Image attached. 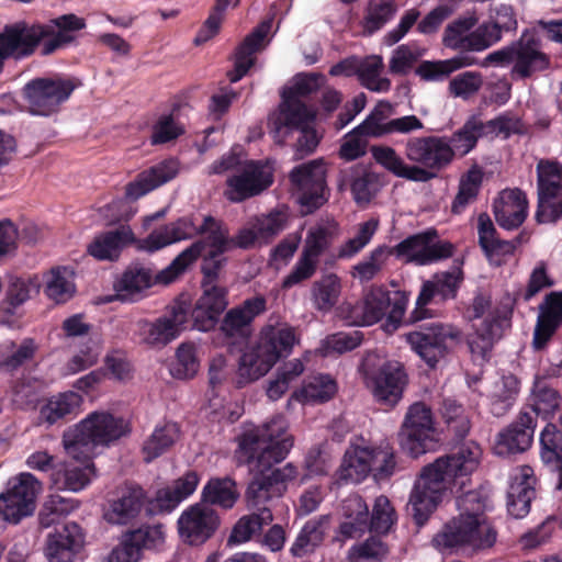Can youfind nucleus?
Instances as JSON below:
<instances>
[{"label": "nucleus", "mask_w": 562, "mask_h": 562, "mask_svg": "<svg viewBox=\"0 0 562 562\" xmlns=\"http://www.w3.org/2000/svg\"><path fill=\"white\" fill-rule=\"evenodd\" d=\"M82 401V396L74 391L52 396L41 408V419L53 425L69 415H76L80 412Z\"/></svg>", "instance_id": "nucleus-49"}, {"label": "nucleus", "mask_w": 562, "mask_h": 562, "mask_svg": "<svg viewBox=\"0 0 562 562\" xmlns=\"http://www.w3.org/2000/svg\"><path fill=\"white\" fill-rule=\"evenodd\" d=\"M200 225L191 216H183L153 231L146 238L138 240V249L147 252L158 251L171 244L191 239L199 235Z\"/></svg>", "instance_id": "nucleus-31"}, {"label": "nucleus", "mask_w": 562, "mask_h": 562, "mask_svg": "<svg viewBox=\"0 0 562 562\" xmlns=\"http://www.w3.org/2000/svg\"><path fill=\"white\" fill-rule=\"evenodd\" d=\"M482 128L483 121L477 115H472L459 130L446 136L450 164L456 157H464L475 148L477 140L483 137Z\"/></svg>", "instance_id": "nucleus-40"}, {"label": "nucleus", "mask_w": 562, "mask_h": 562, "mask_svg": "<svg viewBox=\"0 0 562 562\" xmlns=\"http://www.w3.org/2000/svg\"><path fill=\"white\" fill-rule=\"evenodd\" d=\"M81 528L68 522L60 530L49 533L46 540L45 555L49 562H74L83 546Z\"/></svg>", "instance_id": "nucleus-33"}, {"label": "nucleus", "mask_w": 562, "mask_h": 562, "mask_svg": "<svg viewBox=\"0 0 562 562\" xmlns=\"http://www.w3.org/2000/svg\"><path fill=\"white\" fill-rule=\"evenodd\" d=\"M538 203L555 199L562 189V166L557 162L540 161L537 166Z\"/></svg>", "instance_id": "nucleus-60"}, {"label": "nucleus", "mask_w": 562, "mask_h": 562, "mask_svg": "<svg viewBox=\"0 0 562 562\" xmlns=\"http://www.w3.org/2000/svg\"><path fill=\"white\" fill-rule=\"evenodd\" d=\"M493 213L497 224L505 229L519 227L527 216V200L519 189L503 190L494 200Z\"/></svg>", "instance_id": "nucleus-35"}, {"label": "nucleus", "mask_w": 562, "mask_h": 562, "mask_svg": "<svg viewBox=\"0 0 562 562\" xmlns=\"http://www.w3.org/2000/svg\"><path fill=\"white\" fill-rule=\"evenodd\" d=\"M40 345L34 338L25 337L20 341H9L1 353L0 366L8 371H15L35 360Z\"/></svg>", "instance_id": "nucleus-50"}, {"label": "nucleus", "mask_w": 562, "mask_h": 562, "mask_svg": "<svg viewBox=\"0 0 562 562\" xmlns=\"http://www.w3.org/2000/svg\"><path fill=\"white\" fill-rule=\"evenodd\" d=\"M531 402L530 406L524 407L521 411L530 412L536 419L537 416L547 419L559 409L561 396L544 380H538L532 389Z\"/></svg>", "instance_id": "nucleus-56"}, {"label": "nucleus", "mask_w": 562, "mask_h": 562, "mask_svg": "<svg viewBox=\"0 0 562 562\" xmlns=\"http://www.w3.org/2000/svg\"><path fill=\"white\" fill-rule=\"evenodd\" d=\"M324 77L321 74H299L293 78V83L283 90L279 110L270 116V124L278 132L282 125H301L310 116V111L300 100L318 90Z\"/></svg>", "instance_id": "nucleus-16"}, {"label": "nucleus", "mask_w": 562, "mask_h": 562, "mask_svg": "<svg viewBox=\"0 0 562 562\" xmlns=\"http://www.w3.org/2000/svg\"><path fill=\"white\" fill-rule=\"evenodd\" d=\"M369 458L368 465L370 474L376 481L389 479L394 474L396 462L394 450L389 443H381L379 447H368Z\"/></svg>", "instance_id": "nucleus-64"}, {"label": "nucleus", "mask_w": 562, "mask_h": 562, "mask_svg": "<svg viewBox=\"0 0 562 562\" xmlns=\"http://www.w3.org/2000/svg\"><path fill=\"white\" fill-rule=\"evenodd\" d=\"M272 183V175L259 162L247 161L227 178L225 196L235 203L260 194Z\"/></svg>", "instance_id": "nucleus-26"}, {"label": "nucleus", "mask_w": 562, "mask_h": 562, "mask_svg": "<svg viewBox=\"0 0 562 562\" xmlns=\"http://www.w3.org/2000/svg\"><path fill=\"white\" fill-rule=\"evenodd\" d=\"M536 418L528 411H520L516 419L497 436L495 451L499 456L521 453L533 441Z\"/></svg>", "instance_id": "nucleus-28"}, {"label": "nucleus", "mask_w": 562, "mask_h": 562, "mask_svg": "<svg viewBox=\"0 0 562 562\" xmlns=\"http://www.w3.org/2000/svg\"><path fill=\"white\" fill-rule=\"evenodd\" d=\"M373 117L369 114L366 120L356 126L345 136V142L341 144L339 155L346 160L357 159L366 154V137H374L372 133Z\"/></svg>", "instance_id": "nucleus-62"}, {"label": "nucleus", "mask_w": 562, "mask_h": 562, "mask_svg": "<svg viewBox=\"0 0 562 562\" xmlns=\"http://www.w3.org/2000/svg\"><path fill=\"white\" fill-rule=\"evenodd\" d=\"M266 311L267 299L263 295L248 297L227 311L220 324V330L234 341L247 340L252 331V322Z\"/></svg>", "instance_id": "nucleus-25"}, {"label": "nucleus", "mask_w": 562, "mask_h": 562, "mask_svg": "<svg viewBox=\"0 0 562 562\" xmlns=\"http://www.w3.org/2000/svg\"><path fill=\"white\" fill-rule=\"evenodd\" d=\"M199 475L196 472L189 471L178 480L173 481L157 492L156 505L160 512H172L182 501L192 495L199 484Z\"/></svg>", "instance_id": "nucleus-41"}, {"label": "nucleus", "mask_w": 562, "mask_h": 562, "mask_svg": "<svg viewBox=\"0 0 562 562\" xmlns=\"http://www.w3.org/2000/svg\"><path fill=\"white\" fill-rule=\"evenodd\" d=\"M165 541L164 526H145L127 532L110 554V562H138L144 549H155Z\"/></svg>", "instance_id": "nucleus-27"}, {"label": "nucleus", "mask_w": 562, "mask_h": 562, "mask_svg": "<svg viewBox=\"0 0 562 562\" xmlns=\"http://www.w3.org/2000/svg\"><path fill=\"white\" fill-rule=\"evenodd\" d=\"M407 302L405 292H390L382 286H374L361 302L352 306L353 323L359 326H370L386 316L387 324L395 329L402 321Z\"/></svg>", "instance_id": "nucleus-13"}, {"label": "nucleus", "mask_w": 562, "mask_h": 562, "mask_svg": "<svg viewBox=\"0 0 562 562\" xmlns=\"http://www.w3.org/2000/svg\"><path fill=\"white\" fill-rule=\"evenodd\" d=\"M179 171L178 162L175 159L160 161L150 168L142 171L135 181L126 187V195L136 200L160 186L172 180Z\"/></svg>", "instance_id": "nucleus-37"}, {"label": "nucleus", "mask_w": 562, "mask_h": 562, "mask_svg": "<svg viewBox=\"0 0 562 562\" xmlns=\"http://www.w3.org/2000/svg\"><path fill=\"white\" fill-rule=\"evenodd\" d=\"M344 180L350 184V190L357 204L369 203L379 189L376 175L367 171L360 166H355L344 171Z\"/></svg>", "instance_id": "nucleus-52"}, {"label": "nucleus", "mask_w": 562, "mask_h": 562, "mask_svg": "<svg viewBox=\"0 0 562 562\" xmlns=\"http://www.w3.org/2000/svg\"><path fill=\"white\" fill-rule=\"evenodd\" d=\"M341 292V280L336 273H326L314 281L311 286V299L314 307L321 312H329L338 302Z\"/></svg>", "instance_id": "nucleus-53"}, {"label": "nucleus", "mask_w": 562, "mask_h": 562, "mask_svg": "<svg viewBox=\"0 0 562 562\" xmlns=\"http://www.w3.org/2000/svg\"><path fill=\"white\" fill-rule=\"evenodd\" d=\"M550 68L551 57L543 50L541 38L535 31H524L515 41L512 77L521 80L530 79Z\"/></svg>", "instance_id": "nucleus-21"}, {"label": "nucleus", "mask_w": 562, "mask_h": 562, "mask_svg": "<svg viewBox=\"0 0 562 562\" xmlns=\"http://www.w3.org/2000/svg\"><path fill=\"white\" fill-rule=\"evenodd\" d=\"M536 476L529 465H521L510 476L507 491V510L514 518H522L530 510L531 501L536 497Z\"/></svg>", "instance_id": "nucleus-30"}, {"label": "nucleus", "mask_w": 562, "mask_h": 562, "mask_svg": "<svg viewBox=\"0 0 562 562\" xmlns=\"http://www.w3.org/2000/svg\"><path fill=\"white\" fill-rule=\"evenodd\" d=\"M446 136L428 135L409 137L404 146V159L390 146H373L374 160L398 178L414 182H427L449 167Z\"/></svg>", "instance_id": "nucleus-5"}, {"label": "nucleus", "mask_w": 562, "mask_h": 562, "mask_svg": "<svg viewBox=\"0 0 562 562\" xmlns=\"http://www.w3.org/2000/svg\"><path fill=\"white\" fill-rule=\"evenodd\" d=\"M327 524V516L307 520L290 548L291 555L303 558L313 553L324 540Z\"/></svg>", "instance_id": "nucleus-47"}, {"label": "nucleus", "mask_w": 562, "mask_h": 562, "mask_svg": "<svg viewBox=\"0 0 562 562\" xmlns=\"http://www.w3.org/2000/svg\"><path fill=\"white\" fill-rule=\"evenodd\" d=\"M85 27V20L74 13L52 19L47 24L19 21L5 25L0 31V70L7 59H26L34 55L40 45L42 55L55 53L75 40L71 32Z\"/></svg>", "instance_id": "nucleus-4"}, {"label": "nucleus", "mask_w": 562, "mask_h": 562, "mask_svg": "<svg viewBox=\"0 0 562 562\" xmlns=\"http://www.w3.org/2000/svg\"><path fill=\"white\" fill-rule=\"evenodd\" d=\"M383 68L381 56L371 55L360 59L358 78L363 87L374 92H386L391 88V81L380 76Z\"/></svg>", "instance_id": "nucleus-63"}, {"label": "nucleus", "mask_w": 562, "mask_h": 562, "mask_svg": "<svg viewBox=\"0 0 562 562\" xmlns=\"http://www.w3.org/2000/svg\"><path fill=\"white\" fill-rule=\"evenodd\" d=\"M180 427L177 423L166 422L157 425L151 435L144 441V461L150 463L159 458L179 440Z\"/></svg>", "instance_id": "nucleus-45"}, {"label": "nucleus", "mask_w": 562, "mask_h": 562, "mask_svg": "<svg viewBox=\"0 0 562 562\" xmlns=\"http://www.w3.org/2000/svg\"><path fill=\"white\" fill-rule=\"evenodd\" d=\"M134 241V234L128 226L120 227L101 233L95 236L88 246V252L98 260L114 261L119 258L122 249Z\"/></svg>", "instance_id": "nucleus-39"}, {"label": "nucleus", "mask_w": 562, "mask_h": 562, "mask_svg": "<svg viewBox=\"0 0 562 562\" xmlns=\"http://www.w3.org/2000/svg\"><path fill=\"white\" fill-rule=\"evenodd\" d=\"M475 64V57L469 54H459L445 60H424L418 65L415 74L424 81L438 82L446 80L453 71Z\"/></svg>", "instance_id": "nucleus-46"}, {"label": "nucleus", "mask_w": 562, "mask_h": 562, "mask_svg": "<svg viewBox=\"0 0 562 562\" xmlns=\"http://www.w3.org/2000/svg\"><path fill=\"white\" fill-rule=\"evenodd\" d=\"M370 115L373 117L374 130H372V133L374 134V138L394 133L407 135L424 128L422 120L413 114L386 120L383 112L375 109Z\"/></svg>", "instance_id": "nucleus-51"}, {"label": "nucleus", "mask_w": 562, "mask_h": 562, "mask_svg": "<svg viewBox=\"0 0 562 562\" xmlns=\"http://www.w3.org/2000/svg\"><path fill=\"white\" fill-rule=\"evenodd\" d=\"M462 281V270L454 267L452 270L435 273L430 280L423 282L411 321L419 322L430 317V311L426 306L431 302L441 303L454 299Z\"/></svg>", "instance_id": "nucleus-22"}, {"label": "nucleus", "mask_w": 562, "mask_h": 562, "mask_svg": "<svg viewBox=\"0 0 562 562\" xmlns=\"http://www.w3.org/2000/svg\"><path fill=\"white\" fill-rule=\"evenodd\" d=\"M127 432L128 427L123 418L95 411L65 430L63 446L72 459L91 460L98 447H108Z\"/></svg>", "instance_id": "nucleus-7"}, {"label": "nucleus", "mask_w": 562, "mask_h": 562, "mask_svg": "<svg viewBox=\"0 0 562 562\" xmlns=\"http://www.w3.org/2000/svg\"><path fill=\"white\" fill-rule=\"evenodd\" d=\"M369 531V507L358 494H351L341 503L339 535L345 539L360 538Z\"/></svg>", "instance_id": "nucleus-38"}, {"label": "nucleus", "mask_w": 562, "mask_h": 562, "mask_svg": "<svg viewBox=\"0 0 562 562\" xmlns=\"http://www.w3.org/2000/svg\"><path fill=\"white\" fill-rule=\"evenodd\" d=\"M297 342L295 330L286 323H268L261 327L255 346L244 352L238 366V386L267 374Z\"/></svg>", "instance_id": "nucleus-6"}, {"label": "nucleus", "mask_w": 562, "mask_h": 562, "mask_svg": "<svg viewBox=\"0 0 562 562\" xmlns=\"http://www.w3.org/2000/svg\"><path fill=\"white\" fill-rule=\"evenodd\" d=\"M481 457V447L474 441H468L423 469L408 503L418 526L428 520L452 482L476 471Z\"/></svg>", "instance_id": "nucleus-2"}, {"label": "nucleus", "mask_w": 562, "mask_h": 562, "mask_svg": "<svg viewBox=\"0 0 562 562\" xmlns=\"http://www.w3.org/2000/svg\"><path fill=\"white\" fill-rule=\"evenodd\" d=\"M80 465H66L63 470L53 473V484L59 491L79 492L89 485L94 474V465L90 460Z\"/></svg>", "instance_id": "nucleus-55"}, {"label": "nucleus", "mask_w": 562, "mask_h": 562, "mask_svg": "<svg viewBox=\"0 0 562 562\" xmlns=\"http://www.w3.org/2000/svg\"><path fill=\"white\" fill-rule=\"evenodd\" d=\"M145 499V493L139 486H132L126 488L123 494L111 504L105 518L109 522L124 525L135 518Z\"/></svg>", "instance_id": "nucleus-43"}, {"label": "nucleus", "mask_w": 562, "mask_h": 562, "mask_svg": "<svg viewBox=\"0 0 562 562\" xmlns=\"http://www.w3.org/2000/svg\"><path fill=\"white\" fill-rule=\"evenodd\" d=\"M368 447H351L346 450L339 470L338 480L344 483H360L370 474Z\"/></svg>", "instance_id": "nucleus-48"}, {"label": "nucleus", "mask_w": 562, "mask_h": 562, "mask_svg": "<svg viewBox=\"0 0 562 562\" xmlns=\"http://www.w3.org/2000/svg\"><path fill=\"white\" fill-rule=\"evenodd\" d=\"M440 414L447 426V431L458 441L464 439L471 428L465 408L453 398H445Z\"/></svg>", "instance_id": "nucleus-61"}, {"label": "nucleus", "mask_w": 562, "mask_h": 562, "mask_svg": "<svg viewBox=\"0 0 562 562\" xmlns=\"http://www.w3.org/2000/svg\"><path fill=\"white\" fill-rule=\"evenodd\" d=\"M153 269L142 263H133L126 268L122 277L114 284L116 295L121 301H137L142 293L155 283H162ZM164 284H166L164 282Z\"/></svg>", "instance_id": "nucleus-36"}, {"label": "nucleus", "mask_w": 562, "mask_h": 562, "mask_svg": "<svg viewBox=\"0 0 562 562\" xmlns=\"http://www.w3.org/2000/svg\"><path fill=\"white\" fill-rule=\"evenodd\" d=\"M562 325V291H553L539 305V315L533 330L532 347L542 350Z\"/></svg>", "instance_id": "nucleus-32"}, {"label": "nucleus", "mask_w": 562, "mask_h": 562, "mask_svg": "<svg viewBox=\"0 0 562 562\" xmlns=\"http://www.w3.org/2000/svg\"><path fill=\"white\" fill-rule=\"evenodd\" d=\"M189 305L176 302L154 322L139 319L135 323V336L139 342L151 347H165L188 328Z\"/></svg>", "instance_id": "nucleus-18"}, {"label": "nucleus", "mask_w": 562, "mask_h": 562, "mask_svg": "<svg viewBox=\"0 0 562 562\" xmlns=\"http://www.w3.org/2000/svg\"><path fill=\"white\" fill-rule=\"evenodd\" d=\"M40 291V283L32 278L11 277L0 301V323L12 326L22 317L21 307Z\"/></svg>", "instance_id": "nucleus-29"}, {"label": "nucleus", "mask_w": 562, "mask_h": 562, "mask_svg": "<svg viewBox=\"0 0 562 562\" xmlns=\"http://www.w3.org/2000/svg\"><path fill=\"white\" fill-rule=\"evenodd\" d=\"M293 447L288 434V422L282 415L273 416L262 426L245 431L238 439V460L258 461L260 467L267 462L280 463Z\"/></svg>", "instance_id": "nucleus-8"}, {"label": "nucleus", "mask_w": 562, "mask_h": 562, "mask_svg": "<svg viewBox=\"0 0 562 562\" xmlns=\"http://www.w3.org/2000/svg\"><path fill=\"white\" fill-rule=\"evenodd\" d=\"M239 461L247 464L252 473L245 498L247 507L257 512L271 510L272 503L282 497L289 482L295 480L299 474L292 462L280 468L276 467L277 463L267 462L265 468L260 467L256 459Z\"/></svg>", "instance_id": "nucleus-10"}, {"label": "nucleus", "mask_w": 562, "mask_h": 562, "mask_svg": "<svg viewBox=\"0 0 562 562\" xmlns=\"http://www.w3.org/2000/svg\"><path fill=\"white\" fill-rule=\"evenodd\" d=\"M397 436L402 450L413 458L432 450L438 440L430 407L423 402L412 404Z\"/></svg>", "instance_id": "nucleus-15"}, {"label": "nucleus", "mask_w": 562, "mask_h": 562, "mask_svg": "<svg viewBox=\"0 0 562 562\" xmlns=\"http://www.w3.org/2000/svg\"><path fill=\"white\" fill-rule=\"evenodd\" d=\"M492 301L490 296L477 293L471 307L470 318L474 322V334L469 338L468 345L473 357L485 360L494 344L498 341L509 326V319L498 312H490Z\"/></svg>", "instance_id": "nucleus-12"}, {"label": "nucleus", "mask_w": 562, "mask_h": 562, "mask_svg": "<svg viewBox=\"0 0 562 562\" xmlns=\"http://www.w3.org/2000/svg\"><path fill=\"white\" fill-rule=\"evenodd\" d=\"M220 522L216 510L199 502L182 512L178 519V531L186 543L199 546L213 537Z\"/></svg>", "instance_id": "nucleus-24"}, {"label": "nucleus", "mask_w": 562, "mask_h": 562, "mask_svg": "<svg viewBox=\"0 0 562 562\" xmlns=\"http://www.w3.org/2000/svg\"><path fill=\"white\" fill-rule=\"evenodd\" d=\"M359 372L374 401L382 406L393 408L401 400L408 385V375L403 363L384 360L376 352L364 355Z\"/></svg>", "instance_id": "nucleus-9"}, {"label": "nucleus", "mask_w": 562, "mask_h": 562, "mask_svg": "<svg viewBox=\"0 0 562 562\" xmlns=\"http://www.w3.org/2000/svg\"><path fill=\"white\" fill-rule=\"evenodd\" d=\"M273 521L271 510L257 512L241 516L233 526L227 539V546L246 543L256 537H260L265 526Z\"/></svg>", "instance_id": "nucleus-42"}, {"label": "nucleus", "mask_w": 562, "mask_h": 562, "mask_svg": "<svg viewBox=\"0 0 562 562\" xmlns=\"http://www.w3.org/2000/svg\"><path fill=\"white\" fill-rule=\"evenodd\" d=\"M520 391V381L514 374L503 375L495 381L488 395L490 411L496 417L507 414L514 406Z\"/></svg>", "instance_id": "nucleus-44"}, {"label": "nucleus", "mask_w": 562, "mask_h": 562, "mask_svg": "<svg viewBox=\"0 0 562 562\" xmlns=\"http://www.w3.org/2000/svg\"><path fill=\"white\" fill-rule=\"evenodd\" d=\"M475 14L459 18L447 25L442 43L446 47L461 50V54H468L470 49V31L477 24Z\"/></svg>", "instance_id": "nucleus-59"}, {"label": "nucleus", "mask_w": 562, "mask_h": 562, "mask_svg": "<svg viewBox=\"0 0 562 562\" xmlns=\"http://www.w3.org/2000/svg\"><path fill=\"white\" fill-rule=\"evenodd\" d=\"M238 498L235 482L229 477L211 479L202 490L201 503L232 508Z\"/></svg>", "instance_id": "nucleus-57"}, {"label": "nucleus", "mask_w": 562, "mask_h": 562, "mask_svg": "<svg viewBox=\"0 0 562 562\" xmlns=\"http://www.w3.org/2000/svg\"><path fill=\"white\" fill-rule=\"evenodd\" d=\"M481 457V447L474 441H468L423 469L408 503L418 526L428 520L452 482L476 471Z\"/></svg>", "instance_id": "nucleus-1"}, {"label": "nucleus", "mask_w": 562, "mask_h": 562, "mask_svg": "<svg viewBox=\"0 0 562 562\" xmlns=\"http://www.w3.org/2000/svg\"><path fill=\"white\" fill-rule=\"evenodd\" d=\"M337 392L336 381L328 374L308 378L302 387L294 392L293 397L302 403H324Z\"/></svg>", "instance_id": "nucleus-54"}, {"label": "nucleus", "mask_w": 562, "mask_h": 562, "mask_svg": "<svg viewBox=\"0 0 562 562\" xmlns=\"http://www.w3.org/2000/svg\"><path fill=\"white\" fill-rule=\"evenodd\" d=\"M272 25L271 20L261 22L239 44L235 54L234 69L227 76L231 82L240 80L255 64L254 55L265 47V41Z\"/></svg>", "instance_id": "nucleus-34"}, {"label": "nucleus", "mask_w": 562, "mask_h": 562, "mask_svg": "<svg viewBox=\"0 0 562 562\" xmlns=\"http://www.w3.org/2000/svg\"><path fill=\"white\" fill-rule=\"evenodd\" d=\"M313 120V115L310 113L304 122L301 125L292 126V125H282L280 131H276L273 126L270 124V116L268 117V128L276 139L284 138L290 132L297 131L300 133L296 144L295 150L296 156L302 158L305 155H308L315 150L318 145V138L316 132L310 127V123Z\"/></svg>", "instance_id": "nucleus-58"}, {"label": "nucleus", "mask_w": 562, "mask_h": 562, "mask_svg": "<svg viewBox=\"0 0 562 562\" xmlns=\"http://www.w3.org/2000/svg\"><path fill=\"white\" fill-rule=\"evenodd\" d=\"M456 506L459 515L446 522L432 537V547L443 554L460 548H470L472 551L492 548L497 532L484 515L488 509L487 492L482 487L468 491L457 497Z\"/></svg>", "instance_id": "nucleus-3"}, {"label": "nucleus", "mask_w": 562, "mask_h": 562, "mask_svg": "<svg viewBox=\"0 0 562 562\" xmlns=\"http://www.w3.org/2000/svg\"><path fill=\"white\" fill-rule=\"evenodd\" d=\"M76 87V82L66 77L34 78L23 87L22 93L32 115L49 116L70 98Z\"/></svg>", "instance_id": "nucleus-14"}, {"label": "nucleus", "mask_w": 562, "mask_h": 562, "mask_svg": "<svg viewBox=\"0 0 562 562\" xmlns=\"http://www.w3.org/2000/svg\"><path fill=\"white\" fill-rule=\"evenodd\" d=\"M290 180L299 193V201L311 213L325 201L326 171L321 160L296 166L290 172Z\"/></svg>", "instance_id": "nucleus-23"}, {"label": "nucleus", "mask_w": 562, "mask_h": 562, "mask_svg": "<svg viewBox=\"0 0 562 562\" xmlns=\"http://www.w3.org/2000/svg\"><path fill=\"white\" fill-rule=\"evenodd\" d=\"M435 231L411 235L393 247H386L389 256L404 259L419 266L430 265L447 259L453 254V245L436 239Z\"/></svg>", "instance_id": "nucleus-19"}, {"label": "nucleus", "mask_w": 562, "mask_h": 562, "mask_svg": "<svg viewBox=\"0 0 562 562\" xmlns=\"http://www.w3.org/2000/svg\"><path fill=\"white\" fill-rule=\"evenodd\" d=\"M457 336L458 333L452 326L432 322L406 334V341L434 369L450 352Z\"/></svg>", "instance_id": "nucleus-17"}, {"label": "nucleus", "mask_w": 562, "mask_h": 562, "mask_svg": "<svg viewBox=\"0 0 562 562\" xmlns=\"http://www.w3.org/2000/svg\"><path fill=\"white\" fill-rule=\"evenodd\" d=\"M199 235H206L182 250L157 276L159 281L170 283L182 274L193 262L204 254L223 255L232 249L228 229L212 216H205L200 225Z\"/></svg>", "instance_id": "nucleus-11"}, {"label": "nucleus", "mask_w": 562, "mask_h": 562, "mask_svg": "<svg viewBox=\"0 0 562 562\" xmlns=\"http://www.w3.org/2000/svg\"><path fill=\"white\" fill-rule=\"evenodd\" d=\"M42 483L31 473H21L9 482V488L0 494V515L9 522L18 524L35 510V501Z\"/></svg>", "instance_id": "nucleus-20"}]
</instances>
